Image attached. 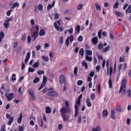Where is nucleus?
I'll use <instances>...</instances> for the list:
<instances>
[{
	"mask_svg": "<svg viewBox=\"0 0 131 131\" xmlns=\"http://www.w3.org/2000/svg\"><path fill=\"white\" fill-rule=\"evenodd\" d=\"M66 106L61 107L59 111L61 114H66V113L69 114L71 112V108L69 107V102L68 101H65Z\"/></svg>",
	"mask_w": 131,
	"mask_h": 131,
	"instance_id": "f257e3e1",
	"label": "nucleus"
},
{
	"mask_svg": "<svg viewBox=\"0 0 131 131\" xmlns=\"http://www.w3.org/2000/svg\"><path fill=\"white\" fill-rule=\"evenodd\" d=\"M5 96L7 99L8 102H10V101H12L14 98V93H6L5 94Z\"/></svg>",
	"mask_w": 131,
	"mask_h": 131,
	"instance_id": "f03ea898",
	"label": "nucleus"
},
{
	"mask_svg": "<svg viewBox=\"0 0 131 131\" xmlns=\"http://www.w3.org/2000/svg\"><path fill=\"white\" fill-rule=\"evenodd\" d=\"M48 96L49 97H53V98H57L59 97V94L58 92L55 91H49L47 93Z\"/></svg>",
	"mask_w": 131,
	"mask_h": 131,
	"instance_id": "7ed1b4c3",
	"label": "nucleus"
},
{
	"mask_svg": "<svg viewBox=\"0 0 131 131\" xmlns=\"http://www.w3.org/2000/svg\"><path fill=\"white\" fill-rule=\"evenodd\" d=\"M127 81V80H126V79H124L122 80V83L120 87V90H119V92H118L119 94H120L121 93V91H122V89H125Z\"/></svg>",
	"mask_w": 131,
	"mask_h": 131,
	"instance_id": "20e7f679",
	"label": "nucleus"
},
{
	"mask_svg": "<svg viewBox=\"0 0 131 131\" xmlns=\"http://www.w3.org/2000/svg\"><path fill=\"white\" fill-rule=\"evenodd\" d=\"M47 77L46 76H44L43 77V80L42 81V83H41V85L38 89V91H40L43 88V86H46V84H47Z\"/></svg>",
	"mask_w": 131,
	"mask_h": 131,
	"instance_id": "39448f33",
	"label": "nucleus"
},
{
	"mask_svg": "<svg viewBox=\"0 0 131 131\" xmlns=\"http://www.w3.org/2000/svg\"><path fill=\"white\" fill-rule=\"evenodd\" d=\"M28 93L29 95H30L32 101H35L36 98L35 97V96H34V92L33 90H32L31 89H30L28 90Z\"/></svg>",
	"mask_w": 131,
	"mask_h": 131,
	"instance_id": "423d86ee",
	"label": "nucleus"
},
{
	"mask_svg": "<svg viewBox=\"0 0 131 131\" xmlns=\"http://www.w3.org/2000/svg\"><path fill=\"white\" fill-rule=\"evenodd\" d=\"M63 121H68L70 119V116H68L66 114H60Z\"/></svg>",
	"mask_w": 131,
	"mask_h": 131,
	"instance_id": "0eeeda50",
	"label": "nucleus"
},
{
	"mask_svg": "<svg viewBox=\"0 0 131 131\" xmlns=\"http://www.w3.org/2000/svg\"><path fill=\"white\" fill-rule=\"evenodd\" d=\"M54 25L55 29H56L57 31H59V32H62L63 31V28L57 26V22H54Z\"/></svg>",
	"mask_w": 131,
	"mask_h": 131,
	"instance_id": "6e6552de",
	"label": "nucleus"
},
{
	"mask_svg": "<svg viewBox=\"0 0 131 131\" xmlns=\"http://www.w3.org/2000/svg\"><path fill=\"white\" fill-rule=\"evenodd\" d=\"M65 76L63 75H61L59 77V82L61 84L65 83Z\"/></svg>",
	"mask_w": 131,
	"mask_h": 131,
	"instance_id": "1a4fd4ad",
	"label": "nucleus"
},
{
	"mask_svg": "<svg viewBox=\"0 0 131 131\" xmlns=\"http://www.w3.org/2000/svg\"><path fill=\"white\" fill-rule=\"evenodd\" d=\"M30 58V52H28L27 55L26 56V58L25 59V64H27L28 63V61H29V59Z\"/></svg>",
	"mask_w": 131,
	"mask_h": 131,
	"instance_id": "9d476101",
	"label": "nucleus"
},
{
	"mask_svg": "<svg viewBox=\"0 0 131 131\" xmlns=\"http://www.w3.org/2000/svg\"><path fill=\"white\" fill-rule=\"evenodd\" d=\"M106 75H109L110 74V77H111V75L112 74V72H113V69H112V67H110V69L106 70Z\"/></svg>",
	"mask_w": 131,
	"mask_h": 131,
	"instance_id": "9b49d317",
	"label": "nucleus"
},
{
	"mask_svg": "<svg viewBox=\"0 0 131 131\" xmlns=\"http://www.w3.org/2000/svg\"><path fill=\"white\" fill-rule=\"evenodd\" d=\"M91 41L93 45H97L98 43V36L92 38Z\"/></svg>",
	"mask_w": 131,
	"mask_h": 131,
	"instance_id": "f8f14e48",
	"label": "nucleus"
},
{
	"mask_svg": "<svg viewBox=\"0 0 131 131\" xmlns=\"http://www.w3.org/2000/svg\"><path fill=\"white\" fill-rule=\"evenodd\" d=\"M85 103L88 107H92V102H91L90 98H86L85 100Z\"/></svg>",
	"mask_w": 131,
	"mask_h": 131,
	"instance_id": "ddd939ff",
	"label": "nucleus"
},
{
	"mask_svg": "<svg viewBox=\"0 0 131 131\" xmlns=\"http://www.w3.org/2000/svg\"><path fill=\"white\" fill-rule=\"evenodd\" d=\"M78 114V106L77 104H75V114L74 117H76Z\"/></svg>",
	"mask_w": 131,
	"mask_h": 131,
	"instance_id": "4468645a",
	"label": "nucleus"
},
{
	"mask_svg": "<svg viewBox=\"0 0 131 131\" xmlns=\"http://www.w3.org/2000/svg\"><path fill=\"white\" fill-rule=\"evenodd\" d=\"M39 35H40V36H45V35H46V31L45 30L41 29L39 32Z\"/></svg>",
	"mask_w": 131,
	"mask_h": 131,
	"instance_id": "2eb2a0df",
	"label": "nucleus"
},
{
	"mask_svg": "<svg viewBox=\"0 0 131 131\" xmlns=\"http://www.w3.org/2000/svg\"><path fill=\"white\" fill-rule=\"evenodd\" d=\"M38 36V33L36 32H34L33 33L32 37H33V41H34L35 39H36V38Z\"/></svg>",
	"mask_w": 131,
	"mask_h": 131,
	"instance_id": "dca6fc26",
	"label": "nucleus"
},
{
	"mask_svg": "<svg viewBox=\"0 0 131 131\" xmlns=\"http://www.w3.org/2000/svg\"><path fill=\"white\" fill-rule=\"evenodd\" d=\"M37 9H38V11H40V12H42L43 10V6H42V5L39 4L37 6Z\"/></svg>",
	"mask_w": 131,
	"mask_h": 131,
	"instance_id": "f3484780",
	"label": "nucleus"
},
{
	"mask_svg": "<svg viewBox=\"0 0 131 131\" xmlns=\"http://www.w3.org/2000/svg\"><path fill=\"white\" fill-rule=\"evenodd\" d=\"M14 122V117L12 116L9 118V121L8 122V125H11Z\"/></svg>",
	"mask_w": 131,
	"mask_h": 131,
	"instance_id": "a211bd4d",
	"label": "nucleus"
},
{
	"mask_svg": "<svg viewBox=\"0 0 131 131\" xmlns=\"http://www.w3.org/2000/svg\"><path fill=\"white\" fill-rule=\"evenodd\" d=\"M102 116L105 118L106 116H108V111L104 110L102 112Z\"/></svg>",
	"mask_w": 131,
	"mask_h": 131,
	"instance_id": "6ab92c4d",
	"label": "nucleus"
},
{
	"mask_svg": "<svg viewBox=\"0 0 131 131\" xmlns=\"http://www.w3.org/2000/svg\"><path fill=\"white\" fill-rule=\"evenodd\" d=\"M79 54L81 56V57H83L84 56V50L83 48H81L79 51Z\"/></svg>",
	"mask_w": 131,
	"mask_h": 131,
	"instance_id": "aec40b11",
	"label": "nucleus"
},
{
	"mask_svg": "<svg viewBox=\"0 0 131 131\" xmlns=\"http://www.w3.org/2000/svg\"><path fill=\"white\" fill-rule=\"evenodd\" d=\"M122 68V64L120 63L119 66H118V76L120 75V72Z\"/></svg>",
	"mask_w": 131,
	"mask_h": 131,
	"instance_id": "412c9836",
	"label": "nucleus"
},
{
	"mask_svg": "<svg viewBox=\"0 0 131 131\" xmlns=\"http://www.w3.org/2000/svg\"><path fill=\"white\" fill-rule=\"evenodd\" d=\"M22 116H23L22 113H20L19 115V117L17 119V122L18 124H20L21 123V122H22Z\"/></svg>",
	"mask_w": 131,
	"mask_h": 131,
	"instance_id": "4be33fe9",
	"label": "nucleus"
},
{
	"mask_svg": "<svg viewBox=\"0 0 131 131\" xmlns=\"http://www.w3.org/2000/svg\"><path fill=\"white\" fill-rule=\"evenodd\" d=\"M95 6L97 11H101V6H99V3H98V2L95 3Z\"/></svg>",
	"mask_w": 131,
	"mask_h": 131,
	"instance_id": "5701e85b",
	"label": "nucleus"
},
{
	"mask_svg": "<svg viewBox=\"0 0 131 131\" xmlns=\"http://www.w3.org/2000/svg\"><path fill=\"white\" fill-rule=\"evenodd\" d=\"M80 31V26L78 25L77 27L75 28V33L78 34Z\"/></svg>",
	"mask_w": 131,
	"mask_h": 131,
	"instance_id": "b1692460",
	"label": "nucleus"
},
{
	"mask_svg": "<svg viewBox=\"0 0 131 131\" xmlns=\"http://www.w3.org/2000/svg\"><path fill=\"white\" fill-rule=\"evenodd\" d=\"M20 39L23 41L26 40V33L22 34L20 37Z\"/></svg>",
	"mask_w": 131,
	"mask_h": 131,
	"instance_id": "393cba45",
	"label": "nucleus"
},
{
	"mask_svg": "<svg viewBox=\"0 0 131 131\" xmlns=\"http://www.w3.org/2000/svg\"><path fill=\"white\" fill-rule=\"evenodd\" d=\"M51 111H52V110L51 109V107L49 106H47L46 107V112L47 114H50Z\"/></svg>",
	"mask_w": 131,
	"mask_h": 131,
	"instance_id": "a878e982",
	"label": "nucleus"
},
{
	"mask_svg": "<svg viewBox=\"0 0 131 131\" xmlns=\"http://www.w3.org/2000/svg\"><path fill=\"white\" fill-rule=\"evenodd\" d=\"M110 50V46H107L106 47L104 48L102 50L103 53H106V52H108Z\"/></svg>",
	"mask_w": 131,
	"mask_h": 131,
	"instance_id": "bb28decb",
	"label": "nucleus"
},
{
	"mask_svg": "<svg viewBox=\"0 0 131 131\" xmlns=\"http://www.w3.org/2000/svg\"><path fill=\"white\" fill-rule=\"evenodd\" d=\"M115 111L114 110H111V118H112V119H115Z\"/></svg>",
	"mask_w": 131,
	"mask_h": 131,
	"instance_id": "cd10ccee",
	"label": "nucleus"
},
{
	"mask_svg": "<svg viewBox=\"0 0 131 131\" xmlns=\"http://www.w3.org/2000/svg\"><path fill=\"white\" fill-rule=\"evenodd\" d=\"M92 131H101V127L100 126H97L96 128L93 127Z\"/></svg>",
	"mask_w": 131,
	"mask_h": 131,
	"instance_id": "c85d7f7f",
	"label": "nucleus"
},
{
	"mask_svg": "<svg viewBox=\"0 0 131 131\" xmlns=\"http://www.w3.org/2000/svg\"><path fill=\"white\" fill-rule=\"evenodd\" d=\"M85 52L88 56H92L93 55V51L92 50H86Z\"/></svg>",
	"mask_w": 131,
	"mask_h": 131,
	"instance_id": "c756f323",
	"label": "nucleus"
},
{
	"mask_svg": "<svg viewBox=\"0 0 131 131\" xmlns=\"http://www.w3.org/2000/svg\"><path fill=\"white\" fill-rule=\"evenodd\" d=\"M119 6V3L118 1H116L115 4L114 5V9H118V7Z\"/></svg>",
	"mask_w": 131,
	"mask_h": 131,
	"instance_id": "7c9ffc66",
	"label": "nucleus"
},
{
	"mask_svg": "<svg viewBox=\"0 0 131 131\" xmlns=\"http://www.w3.org/2000/svg\"><path fill=\"white\" fill-rule=\"evenodd\" d=\"M115 14L118 17H123V14L120 12L116 11Z\"/></svg>",
	"mask_w": 131,
	"mask_h": 131,
	"instance_id": "2f4dec72",
	"label": "nucleus"
},
{
	"mask_svg": "<svg viewBox=\"0 0 131 131\" xmlns=\"http://www.w3.org/2000/svg\"><path fill=\"white\" fill-rule=\"evenodd\" d=\"M14 19V17L13 16H11L10 18H7V19H6L5 22L6 23H9V22H11Z\"/></svg>",
	"mask_w": 131,
	"mask_h": 131,
	"instance_id": "473e14b6",
	"label": "nucleus"
},
{
	"mask_svg": "<svg viewBox=\"0 0 131 131\" xmlns=\"http://www.w3.org/2000/svg\"><path fill=\"white\" fill-rule=\"evenodd\" d=\"M19 4L18 3V2H15L14 3L12 6V9H15V7H17V8H19Z\"/></svg>",
	"mask_w": 131,
	"mask_h": 131,
	"instance_id": "72a5a7b5",
	"label": "nucleus"
},
{
	"mask_svg": "<svg viewBox=\"0 0 131 131\" xmlns=\"http://www.w3.org/2000/svg\"><path fill=\"white\" fill-rule=\"evenodd\" d=\"M103 48H104V45L103 44H102V43L98 44V49L99 51H101V50H103Z\"/></svg>",
	"mask_w": 131,
	"mask_h": 131,
	"instance_id": "f704fd0d",
	"label": "nucleus"
},
{
	"mask_svg": "<svg viewBox=\"0 0 131 131\" xmlns=\"http://www.w3.org/2000/svg\"><path fill=\"white\" fill-rule=\"evenodd\" d=\"M33 83H37L39 82V78L38 77H36L33 81Z\"/></svg>",
	"mask_w": 131,
	"mask_h": 131,
	"instance_id": "c9c22d12",
	"label": "nucleus"
},
{
	"mask_svg": "<svg viewBox=\"0 0 131 131\" xmlns=\"http://www.w3.org/2000/svg\"><path fill=\"white\" fill-rule=\"evenodd\" d=\"M116 109L118 112H119L120 113L122 112V108L120 107V106H117L116 107Z\"/></svg>",
	"mask_w": 131,
	"mask_h": 131,
	"instance_id": "e433bc0d",
	"label": "nucleus"
},
{
	"mask_svg": "<svg viewBox=\"0 0 131 131\" xmlns=\"http://www.w3.org/2000/svg\"><path fill=\"white\" fill-rule=\"evenodd\" d=\"M85 60H86L87 61H89V62H92V60H93V58H92V57H90L88 55H85Z\"/></svg>",
	"mask_w": 131,
	"mask_h": 131,
	"instance_id": "4c0bfd02",
	"label": "nucleus"
},
{
	"mask_svg": "<svg viewBox=\"0 0 131 131\" xmlns=\"http://www.w3.org/2000/svg\"><path fill=\"white\" fill-rule=\"evenodd\" d=\"M3 25L4 26L5 28L8 29L9 26H10V23L5 22L3 24Z\"/></svg>",
	"mask_w": 131,
	"mask_h": 131,
	"instance_id": "58836bf2",
	"label": "nucleus"
},
{
	"mask_svg": "<svg viewBox=\"0 0 131 131\" xmlns=\"http://www.w3.org/2000/svg\"><path fill=\"white\" fill-rule=\"evenodd\" d=\"M37 73L39 75H41L42 74H45V71L40 70L37 72Z\"/></svg>",
	"mask_w": 131,
	"mask_h": 131,
	"instance_id": "ea45409f",
	"label": "nucleus"
},
{
	"mask_svg": "<svg viewBox=\"0 0 131 131\" xmlns=\"http://www.w3.org/2000/svg\"><path fill=\"white\" fill-rule=\"evenodd\" d=\"M42 59H43V60H45V62H48L49 60V56H47L46 57L43 56H42Z\"/></svg>",
	"mask_w": 131,
	"mask_h": 131,
	"instance_id": "a19ab883",
	"label": "nucleus"
},
{
	"mask_svg": "<svg viewBox=\"0 0 131 131\" xmlns=\"http://www.w3.org/2000/svg\"><path fill=\"white\" fill-rule=\"evenodd\" d=\"M77 71H78V68L75 67L74 69V74L75 76L77 75Z\"/></svg>",
	"mask_w": 131,
	"mask_h": 131,
	"instance_id": "79ce46f5",
	"label": "nucleus"
},
{
	"mask_svg": "<svg viewBox=\"0 0 131 131\" xmlns=\"http://www.w3.org/2000/svg\"><path fill=\"white\" fill-rule=\"evenodd\" d=\"M39 65V62H35L34 64L33 65V68H37Z\"/></svg>",
	"mask_w": 131,
	"mask_h": 131,
	"instance_id": "37998d69",
	"label": "nucleus"
},
{
	"mask_svg": "<svg viewBox=\"0 0 131 131\" xmlns=\"http://www.w3.org/2000/svg\"><path fill=\"white\" fill-rule=\"evenodd\" d=\"M82 66H84L85 69H88V63L85 62V61H83L82 62Z\"/></svg>",
	"mask_w": 131,
	"mask_h": 131,
	"instance_id": "c03bdc74",
	"label": "nucleus"
},
{
	"mask_svg": "<svg viewBox=\"0 0 131 131\" xmlns=\"http://www.w3.org/2000/svg\"><path fill=\"white\" fill-rule=\"evenodd\" d=\"M108 85L110 89H112V81L111 78H110L108 80Z\"/></svg>",
	"mask_w": 131,
	"mask_h": 131,
	"instance_id": "a18cd8bd",
	"label": "nucleus"
},
{
	"mask_svg": "<svg viewBox=\"0 0 131 131\" xmlns=\"http://www.w3.org/2000/svg\"><path fill=\"white\" fill-rule=\"evenodd\" d=\"M63 39H64V38L63 37V36H60L59 37V43H60V45H62V43H63Z\"/></svg>",
	"mask_w": 131,
	"mask_h": 131,
	"instance_id": "49530a36",
	"label": "nucleus"
},
{
	"mask_svg": "<svg viewBox=\"0 0 131 131\" xmlns=\"http://www.w3.org/2000/svg\"><path fill=\"white\" fill-rule=\"evenodd\" d=\"M98 36L99 38H102V30H99L98 33Z\"/></svg>",
	"mask_w": 131,
	"mask_h": 131,
	"instance_id": "de8ad7c7",
	"label": "nucleus"
},
{
	"mask_svg": "<svg viewBox=\"0 0 131 131\" xmlns=\"http://www.w3.org/2000/svg\"><path fill=\"white\" fill-rule=\"evenodd\" d=\"M82 83H83V81L82 80H79L77 81V84L78 85H81V84H82Z\"/></svg>",
	"mask_w": 131,
	"mask_h": 131,
	"instance_id": "09e8293b",
	"label": "nucleus"
},
{
	"mask_svg": "<svg viewBox=\"0 0 131 131\" xmlns=\"http://www.w3.org/2000/svg\"><path fill=\"white\" fill-rule=\"evenodd\" d=\"M123 94V95H126V90H125V88H122V90H121V92L120 94Z\"/></svg>",
	"mask_w": 131,
	"mask_h": 131,
	"instance_id": "8fccbe9b",
	"label": "nucleus"
},
{
	"mask_svg": "<svg viewBox=\"0 0 131 131\" xmlns=\"http://www.w3.org/2000/svg\"><path fill=\"white\" fill-rule=\"evenodd\" d=\"M53 7H54L53 5H52L51 4H48V6H47V10L48 11H50L52 8H53Z\"/></svg>",
	"mask_w": 131,
	"mask_h": 131,
	"instance_id": "3c124183",
	"label": "nucleus"
},
{
	"mask_svg": "<svg viewBox=\"0 0 131 131\" xmlns=\"http://www.w3.org/2000/svg\"><path fill=\"white\" fill-rule=\"evenodd\" d=\"M12 13V10H8L7 13H6V15L7 16H8V17H10V16H11V14Z\"/></svg>",
	"mask_w": 131,
	"mask_h": 131,
	"instance_id": "603ef678",
	"label": "nucleus"
},
{
	"mask_svg": "<svg viewBox=\"0 0 131 131\" xmlns=\"http://www.w3.org/2000/svg\"><path fill=\"white\" fill-rule=\"evenodd\" d=\"M127 94L128 97H129V98H131V91H130V89H128V90L127 91Z\"/></svg>",
	"mask_w": 131,
	"mask_h": 131,
	"instance_id": "864d4df0",
	"label": "nucleus"
},
{
	"mask_svg": "<svg viewBox=\"0 0 131 131\" xmlns=\"http://www.w3.org/2000/svg\"><path fill=\"white\" fill-rule=\"evenodd\" d=\"M34 71H35V70L33 68H30L29 67L28 69V72H34Z\"/></svg>",
	"mask_w": 131,
	"mask_h": 131,
	"instance_id": "5fc2aeb1",
	"label": "nucleus"
},
{
	"mask_svg": "<svg viewBox=\"0 0 131 131\" xmlns=\"http://www.w3.org/2000/svg\"><path fill=\"white\" fill-rule=\"evenodd\" d=\"M69 37V40H70V41L71 42H72V41H73V39H74L73 35H71V36H70L69 37Z\"/></svg>",
	"mask_w": 131,
	"mask_h": 131,
	"instance_id": "6e6d98bb",
	"label": "nucleus"
},
{
	"mask_svg": "<svg viewBox=\"0 0 131 131\" xmlns=\"http://www.w3.org/2000/svg\"><path fill=\"white\" fill-rule=\"evenodd\" d=\"M27 41H28V43H30V42H31V37H30V35L28 36L27 37Z\"/></svg>",
	"mask_w": 131,
	"mask_h": 131,
	"instance_id": "4d7b16f0",
	"label": "nucleus"
},
{
	"mask_svg": "<svg viewBox=\"0 0 131 131\" xmlns=\"http://www.w3.org/2000/svg\"><path fill=\"white\" fill-rule=\"evenodd\" d=\"M82 7H83V5H82V4H79L77 7V10H81V9H82Z\"/></svg>",
	"mask_w": 131,
	"mask_h": 131,
	"instance_id": "13d9d810",
	"label": "nucleus"
},
{
	"mask_svg": "<svg viewBox=\"0 0 131 131\" xmlns=\"http://www.w3.org/2000/svg\"><path fill=\"white\" fill-rule=\"evenodd\" d=\"M110 61L109 60H106V70L110 69H109V65H110Z\"/></svg>",
	"mask_w": 131,
	"mask_h": 131,
	"instance_id": "bf43d9fd",
	"label": "nucleus"
},
{
	"mask_svg": "<svg viewBox=\"0 0 131 131\" xmlns=\"http://www.w3.org/2000/svg\"><path fill=\"white\" fill-rule=\"evenodd\" d=\"M54 18L55 20H58V19H59V14L57 13H55Z\"/></svg>",
	"mask_w": 131,
	"mask_h": 131,
	"instance_id": "052dcab7",
	"label": "nucleus"
},
{
	"mask_svg": "<svg viewBox=\"0 0 131 131\" xmlns=\"http://www.w3.org/2000/svg\"><path fill=\"white\" fill-rule=\"evenodd\" d=\"M95 97H96V95L95 94V93L91 94V100H94Z\"/></svg>",
	"mask_w": 131,
	"mask_h": 131,
	"instance_id": "680f3d73",
	"label": "nucleus"
},
{
	"mask_svg": "<svg viewBox=\"0 0 131 131\" xmlns=\"http://www.w3.org/2000/svg\"><path fill=\"white\" fill-rule=\"evenodd\" d=\"M5 37V33L3 32L0 33V38H4Z\"/></svg>",
	"mask_w": 131,
	"mask_h": 131,
	"instance_id": "e2e57ef3",
	"label": "nucleus"
},
{
	"mask_svg": "<svg viewBox=\"0 0 131 131\" xmlns=\"http://www.w3.org/2000/svg\"><path fill=\"white\" fill-rule=\"evenodd\" d=\"M66 44L67 47H68L69 46V37H67L66 40Z\"/></svg>",
	"mask_w": 131,
	"mask_h": 131,
	"instance_id": "0e129e2a",
	"label": "nucleus"
},
{
	"mask_svg": "<svg viewBox=\"0 0 131 131\" xmlns=\"http://www.w3.org/2000/svg\"><path fill=\"white\" fill-rule=\"evenodd\" d=\"M77 122L79 124L81 123V116H79L78 119H77Z\"/></svg>",
	"mask_w": 131,
	"mask_h": 131,
	"instance_id": "69168bd1",
	"label": "nucleus"
},
{
	"mask_svg": "<svg viewBox=\"0 0 131 131\" xmlns=\"http://www.w3.org/2000/svg\"><path fill=\"white\" fill-rule=\"evenodd\" d=\"M5 130H6V125H3L1 127V131H5Z\"/></svg>",
	"mask_w": 131,
	"mask_h": 131,
	"instance_id": "338daca9",
	"label": "nucleus"
},
{
	"mask_svg": "<svg viewBox=\"0 0 131 131\" xmlns=\"http://www.w3.org/2000/svg\"><path fill=\"white\" fill-rule=\"evenodd\" d=\"M83 38L81 35L79 36L78 38V41H81L82 40H83Z\"/></svg>",
	"mask_w": 131,
	"mask_h": 131,
	"instance_id": "774afa93",
	"label": "nucleus"
}]
</instances>
